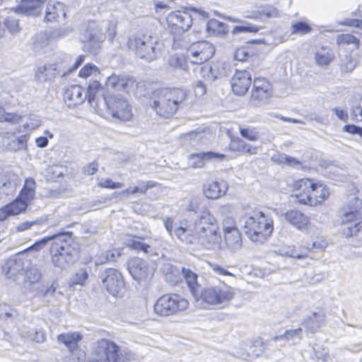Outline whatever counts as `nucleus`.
<instances>
[{"label": "nucleus", "mask_w": 362, "mask_h": 362, "mask_svg": "<svg viewBox=\"0 0 362 362\" xmlns=\"http://www.w3.org/2000/svg\"><path fill=\"white\" fill-rule=\"evenodd\" d=\"M215 53L214 45L207 41H199L194 42L187 49L188 56H192L193 59L191 63L202 64L210 59Z\"/></svg>", "instance_id": "nucleus-13"}, {"label": "nucleus", "mask_w": 362, "mask_h": 362, "mask_svg": "<svg viewBox=\"0 0 362 362\" xmlns=\"http://www.w3.org/2000/svg\"><path fill=\"white\" fill-rule=\"evenodd\" d=\"M23 121V116L16 112H6L3 122H8L11 124H17Z\"/></svg>", "instance_id": "nucleus-63"}, {"label": "nucleus", "mask_w": 362, "mask_h": 362, "mask_svg": "<svg viewBox=\"0 0 362 362\" xmlns=\"http://www.w3.org/2000/svg\"><path fill=\"white\" fill-rule=\"evenodd\" d=\"M302 338L303 330L300 327L295 329H287L283 334L275 336L276 339H284L287 341H292L293 344L300 341Z\"/></svg>", "instance_id": "nucleus-41"}, {"label": "nucleus", "mask_w": 362, "mask_h": 362, "mask_svg": "<svg viewBox=\"0 0 362 362\" xmlns=\"http://www.w3.org/2000/svg\"><path fill=\"white\" fill-rule=\"evenodd\" d=\"M82 335L78 332L61 334L58 336V341L63 343L71 353L72 358L76 356L78 351V342L82 339Z\"/></svg>", "instance_id": "nucleus-26"}, {"label": "nucleus", "mask_w": 362, "mask_h": 362, "mask_svg": "<svg viewBox=\"0 0 362 362\" xmlns=\"http://www.w3.org/2000/svg\"><path fill=\"white\" fill-rule=\"evenodd\" d=\"M127 45L136 56L149 62L157 59L162 47L156 35L144 33L129 36Z\"/></svg>", "instance_id": "nucleus-6"}, {"label": "nucleus", "mask_w": 362, "mask_h": 362, "mask_svg": "<svg viewBox=\"0 0 362 362\" xmlns=\"http://www.w3.org/2000/svg\"><path fill=\"white\" fill-rule=\"evenodd\" d=\"M272 93V88L252 89L249 104L253 107H259L267 104Z\"/></svg>", "instance_id": "nucleus-31"}, {"label": "nucleus", "mask_w": 362, "mask_h": 362, "mask_svg": "<svg viewBox=\"0 0 362 362\" xmlns=\"http://www.w3.org/2000/svg\"><path fill=\"white\" fill-rule=\"evenodd\" d=\"M340 69L345 73L351 72L356 66V60L349 54H344L340 58Z\"/></svg>", "instance_id": "nucleus-46"}, {"label": "nucleus", "mask_w": 362, "mask_h": 362, "mask_svg": "<svg viewBox=\"0 0 362 362\" xmlns=\"http://www.w3.org/2000/svg\"><path fill=\"white\" fill-rule=\"evenodd\" d=\"M258 15L260 17L278 18L281 16L280 11L272 5H266L260 8L258 11Z\"/></svg>", "instance_id": "nucleus-52"}, {"label": "nucleus", "mask_w": 362, "mask_h": 362, "mask_svg": "<svg viewBox=\"0 0 362 362\" xmlns=\"http://www.w3.org/2000/svg\"><path fill=\"white\" fill-rule=\"evenodd\" d=\"M6 140L4 141L5 148L10 151H18L25 149L27 146L28 136L25 134L21 135L18 137L14 135H9Z\"/></svg>", "instance_id": "nucleus-34"}, {"label": "nucleus", "mask_w": 362, "mask_h": 362, "mask_svg": "<svg viewBox=\"0 0 362 362\" xmlns=\"http://www.w3.org/2000/svg\"><path fill=\"white\" fill-rule=\"evenodd\" d=\"M175 236L186 244H197V232L194 226H180L175 228Z\"/></svg>", "instance_id": "nucleus-30"}, {"label": "nucleus", "mask_w": 362, "mask_h": 362, "mask_svg": "<svg viewBox=\"0 0 362 362\" xmlns=\"http://www.w3.org/2000/svg\"><path fill=\"white\" fill-rule=\"evenodd\" d=\"M169 64L171 67L184 71L188 69L187 62L184 56L173 55L169 58Z\"/></svg>", "instance_id": "nucleus-50"}, {"label": "nucleus", "mask_w": 362, "mask_h": 362, "mask_svg": "<svg viewBox=\"0 0 362 362\" xmlns=\"http://www.w3.org/2000/svg\"><path fill=\"white\" fill-rule=\"evenodd\" d=\"M88 277V274L86 269H79L71 279V282L74 284L83 285Z\"/></svg>", "instance_id": "nucleus-59"}, {"label": "nucleus", "mask_w": 362, "mask_h": 362, "mask_svg": "<svg viewBox=\"0 0 362 362\" xmlns=\"http://www.w3.org/2000/svg\"><path fill=\"white\" fill-rule=\"evenodd\" d=\"M333 51L327 47H322L318 49L315 54L316 64L319 66H327L334 59Z\"/></svg>", "instance_id": "nucleus-38"}, {"label": "nucleus", "mask_w": 362, "mask_h": 362, "mask_svg": "<svg viewBox=\"0 0 362 362\" xmlns=\"http://www.w3.org/2000/svg\"><path fill=\"white\" fill-rule=\"evenodd\" d=\"M325 322V313L320 310L308 316L302 323L303 326L310 333L316 332Z\"/></svg>", "instance_id": "nucleus-29"}, {"label": "nucleus", "mask_w": 362, "mask_h": 362, "mask_svg": "<svg viewBox=\"0 0 362 362\" xmlns=\"http://www.w3.org/2000/svg\"><path fill=\"white\" fill-rule=\"evenodd\" d=\"M337 44L342 46L352 45L354 49H358L360 40L351 34H341L337 36Z\"/></svg>", "instance_id": "nucleus-44"}, {"label": "nucleus", "mask_w": 362, "mask_h": 362, "mask_svg": "<svg viewBox=\"0 0 362 362\" xmlns=\"http://www.w3.org/2000/svg\"><path fill=\"white\" fill-rule=\"evenodd\" d=\"M160 271L164 275L165 280L172 286H175L182 280V267L175 266L169 262H164Z\"/></svg>", "instance_id": "nucleus-25"}, {"label": "nucleus", "mask_w": 362, "mask_h": 362, "mask_svg": "<svg viewBox=\"0 0 362 362\" xmlns=\"http://www.w3.org/2000/svg\"><path fill=\"white\" fill-rule=\"evenodd\" d=\"M197 244L207 250L220 247L221 235L214 216L208 211L200 212L195 220Z\"/></svg>", "instance_id": "nucleus-3"}, {"label": "nucleus", "mask_w": 362, "mask_h": 362, "mask_svg": "<svg viewBox=\"0 0 362 362\" xmlns=\"http://www.w3.org/2000/svg\"><path fill=\"white\" fill-rule=\"evenodd\" d=\"M204 28L210 36L223 37L228 33V26L214 18L207 21Z\"/></svg>", "instance_id": "nucleus-33"}, {"label": "nucleus", "mask_w": 362, "mask_h": 362, "mask_svg": "<svg viewBox=\"0 0 362 362\" xmlns=\"http://www.w3.org/2000/svg\"><path fill=\"white\" fill-rule=\"evenodd\" d=\"M187 11L192 17V25L193 24L195 25L197 23L199 25L202 23L205 25L207 21L209 20V13L202 8L189 7L187 8Z\"/></svg>", "instance_id": "nucleus-39"}, {"label": "nucleus", "mask_w": 362, "mask_h": 362, "mask_svg": "<svg viewBox=\"0 0 362 362\" xmlns=\"http://www.w3.org/2000/svg\"><path fill=\"white\" fill-rule=\"evenodd\" d=\"M28 264L27 259L20 255H16L6 261L2 269L8 279L16 281L19 276L25 274Z\"/></svg>", "instance_id": "nucleus-15"}, {"label": "nucleus", "mask_w": 362, "mask_h": 362, "mask_svg": "<svg viewBox=\"0 0 362 362\" xmlns=\"http://www.w3.org/2000/svg\"><path fill=\"white\" fill-rule=\"evenodd\" d=\"M240 134L242 137L250 140V141H256L258 139L259 134L255 130V128H246L240 127Z\"/></svg>", "instance_id": "nucleus-58"}, {"label": "nucleus", "mask_w": 362, "mask_h": 362, "mask_svg": "<svg viewBox=\"0 0 362 362\" xmlns=\"http://www.w3.org/2000/svg\"><path fill=\"white\" fill-rule=\"evenodd\" d=\"M310 26L303 21H298L296 23H293L291 26L292 34L304 35L308 33L309 32H310Z\"/></svg>", "instance_id": "nucleus-57"}, {"label": "nucleus", "mask_w": 362, "mask_h": 362, "mask_svg": "<svg viewBox=\"0 0 362 362\" xmlns=\"http://www.w3.org/2000/svg\"><path fill=\"white\" fill-rule=\"evenodd\" d=\"M107 33L112 40L116 35V23L110 21H90L81 30L80 40L83 42L98 44L105 39Z\"/></svg>", "instance_id": "nucleus-7"}, {"label": "nucleus", "mask_w": 362, "mask_h": 362, "mask_svg": "<svg viewBox=\"0 0 362 362\" xmlns=\"http://www.w3.org/2000/svg\"><path fill=\"white\" fill-rule=\"evenodd\" d=\"M276 252L281 256H286L296 259H304L307 257L306 254L299 252L294 246L284 245L276 251Z\"/></svg>", "instance_id": "nucleus-43"}, {"label": "nucleus", "mask_w": 362, "mask_h": 362, "mask_svg": "<svg viewBox=\"0 0 362 362\" xmlns=\"http://www.w3.org/2000/svg\"><path fill=\"white\" fill-rule=\"evenodd\" d=\"M72 59L69 56H66L62 62H57L53 63L59 71L57 72V75H61L62 77L66 76L67 74L74 71L72 69V65H70Z\"/></svg>", "instance_id": "nucleus-45"}, {"label": "nucleus", "mask_w": 362, "mask_h": 362, "mask_svg": "<svg viewBox=\"0 0 362 362\" xmlns=\"http://www.w3.org/2000/svg\"><path fill=\"white\" fill-rule=\"evenodd\" d=\"M182 279L186 284L194 299L199 296L202 286L198 280V275L189 268L182 267Z\"/></svg>", "instance_id": "nucleus-28"}, {"label": "nucleus", "mask_w": 362, "mask_h": 362, "mask_svg": "<svg viewBox=\"0 0 362 362\" xmlns=\"http://www.w3.org/2000/svg\"><path fill=\"white\" fill-rule=\"evenodd\" d=\"M362 207V199L351 196L349 202L341 209V223L349 222L355 219Z\"/></svg>", "instance_id": "nucleus-20"}, {"label": "nucleus", "mask_w": 362, "mask_h": 362, "mask_svg": "<svg viewBox=\"0 0 362 362\" xmlns=\"http://www.w3.org/2000/svg\"><path fill=\"white\" fill-rule=\"evenodd\" d=\"M240 223L245 234L252 242L263 243L274 230L272 218L262 211L243 217Z\"/></svg>", "instance_id": "nucleus-5"}, {"label": "nucleus", "mask_w": 362, "mask_h": 362, "mask_svg": "<svg viewBox=\"0 0 362 362\" xmlns=\"http://www.w3.org/2000/svg\"><path fill=\"white\" fill-rule=\"evenodd\" d=\"M284 219L298 230H302L309 223V218L296 209L288 210L283 214Z\"/></svg>", "instance_id": "nucleus-24"}, {"label": "nucleus", "mask_w": 362, "mask_h": 362, "mask_svg": "<svg viewBox=\"0 0 362 362\" xmlns=\"http://www.w3.org/2000/svg\"><path fill=\"white\" fill-rule=\"evenodd\" d=\"M252 83L250 69L236 70L230 79L231 88L234 94L243 95L248 90Z\"/></svg>", "instance_id": "nucleus-16"}, {"label": "nucleus", "mask_w": 362, "mask_h": 362, "mask_svg": "<svg viewBox=\"0 0 362 362\" xmlns=\"http://www.w3.org/2000/svg\"><path fill=\"white\" fill-rule=\"evenodd\" d=\"M98 186L103 188H108V189H120L124 187V184L122 182H113L111 179H102L99 183Z\"/></svg>", "instance_id": "nucleus-64"}, {"label": "nucleus", "mask_w": 362, "mask_h": 362, "mask_svg": "<svg viewBox=\"0 0 362 362\" xmlns=\"http://www.w3.org/2000/svg\"><path fill=\"white\" fill-rule=\"evenodd\" d=\"M296 189L308 190L315 205L323 202L329 195V189L322 184H315L310 179L300 180L295 184Z\"/></svg>", "instance_id": "nucleus-14"}, {"label": "nucleus", "mask_w": 362, "mask_h": 362, "mask_svg": "<svg viewBox=\"0 0 362 362\" xmlns=\"http://www.w3.org/2000/svg\"><path fill=\"white\" fill-rule=\"evenodd\" d=\"M35 180L32 177L26 178L18 197L29 204L35 198Z\"/></svg>", "instance_id": "nucleus-35"}, {"label": "nucleus", "mask_w": 362, "mask_h": 362, "mask_svg": "<svg viewBox=\"0 0 362 362\" xmlns=\"http://www.w3.org/2000/svg\"><path fill=\"white\" fill-rule=\"evenodd\" d=\"M28 204V203L18 197L14 201L8 205L11 211V214L14 216L24 211L27 209Z\"/></svg>", "instance_id": "nucleus-48"}, {"label": "nucleus", "mask_w": 362, "mask_h": 362, "mask_svg": "<svg viewBox=\"0 0 362 362\" xmlns=\"http://www.w3.org/2000/svg\"><path fill=\"white\" fill-rule=\"evenodd\" d=\"M128 270L136 281H140L147 277L148 267L147 262L141 258H134L128 263Z\"/></svg>", "instance_id": "nucleus-23"}, {"label": "nucleus", "mask_w": 362, "mask_h": 362, "mask_svg": "<svg viewBox=\"0 0 362 362\" xmlns=\"http://www.w3.org/2000/svg\"><path fill=\"white\" fill-rule=\"evenodd\" d=\"M224 237L227 247L232 251L235 252L242 247V238L238 230L226 233Z\"/></svg>", "instance_id": "nucleus-37"}, {"label": "nucleus", "mask_w": 362, "mask_h": 362, "mask_svg": "<svg viewBox=\"0 0 362 362\" xmlns=\"http://www.w3.org/2000/svg\"><path fill=\"white\" fill-rule=\"evenodd\" d=\"M229 148L234 152L236 151L242 153H248L250 155L255 154L257 150V147L251 146L250 144H247L238 137L231 139L229 144Z\"/></svg>", "instance_id": "nucleus-36"}, {"label": "nucleus", "mask_w": 362, "mask_h": 362, "mask_svg": "<svg viewBox=\"0 0 362 362\" xmlns=\"http://www.w3.org/2000/svg\"><path fill=\"white\" fill-rule=\"evenodd\" d=\"M47 0H21L16 6L18 13L26 16H38L42 12V8Z\"/></svg>", "instance_id": "nucleus-21"}, {"label": "nucleus", "mask_w": 362, "mask_h": 362, "mask_svg": "<svg viewBox=\"0 0 362 362\" xmlns=\"http://www.w3.org/2000/svg\"><path fill=\"white\" fill-rule=\"evenodd\" d=\"M195 300H202L211 305H220L229 302L234 296L233 290L225 284L202 287Z\"/></svg>", "instance_id": "nucleus-9"}, {"label": "nucleus", "mask_w": 362, "mask_h": 362, "mask_svg": "<svg viewBox=\"0 0 362 362\" xmlns=\"http://www.w3.org/2000/svg\"><path fill=\"white\" fill-rule=\"evenodd\" d=\"M25 270V276L28 281L30 283L37 282L42 277V272L37 265L31 266L29 269L28 267Z\"/></svg>", "instance_id": "nucleus-53"}, {"label": "nucleus", "mask_w": 362, "mask_h": 362, "mask_svg": "<svg viewBox=\"0 0 362 362\" xmlns=\"http://www.w3.org/2000/svg\"><path fill=\"white\" fill-rule=\"evenodd\" d=\"M59 69L53 64H45L39 66L35 71L34 79L37 82L43 83L54 79Z\"/></svg>", "instance_id": "nucleus-27"}, {"label": "nucleus", "mask_w": 362, "mask_h": 362, "mask_svg": "<svg viewBox=\"0 0 362 362\" xmlns=\"http://www.w3.org/2000/svg\"><path fill=\"white\" fill-rule=\"evenodd\" d=\"M361 221L356 223L354 224L348 223L347 225H345L344 226L342 229V233L346 238H350L355 235L358 238V234L361 230Z\"/></svg>", "instance_id": "nucleus-55"}, {"label": "nucleus", "mask_w": 362, "mask_h": 362, "mask_svg": "<svg viewBox=\"0 0 362 362\" xmlns=\"http://www.w3.org/2000/svg\"><path fill=\"white\" fill-rule=\"evenodd\" d=\"M302 191V192H300L295 195L296 199V202L305 205H315V201H313L312 195L309 193V191H303V189Z\"/></svg>", "instance_id": "nucleus-56"}, {"label": "nucleus", "mask_w": 362, "mask_h": 362, "mask_svg": "<svg viewBox=\"0 0 362 362\" xmlns=\"http://www.w3.org/2000/svg\"><path fill=\"white\" fill-rule=\"evenodd\" d=\"M136 81L127 76L112 74L106 79L107 88L128 93L135 86Z\"/></svg>", "instance_id": "nucleus-17"}, {"label": "nucleus", "mask_w": 362, "mask_h": 362, "mask_svg": "<svg viewBox=\"0 0 362 362\" xmlns=\"http://www.w3.org/2000/svg\"><path fill=\"white\" fill-rule=\"evenodd\" d=\"M119 346L113 341L103 339L98 341L91 354L95 362H117Z\"/></svg>", "instance_id": "nucleus-12"}, {"label": "nucleus", "mask_w": 362, "mask_h": 362, "mask_svg": "<svg viewBox=\"0 0 362 362\" xmlns=\"http://www.w3.org/2000/svg\"><path fill=\"white\" fill-rule=\"evenodd\" d=\"M167 28L173 36L175 42L177 38L188 31L192 27V17L188 11H175L166 17Z\"/></svg>", "instance_id": "nucleus-10"}, {"label": "nucleus", "mask_w": 362, "mask_h": 362, "mask_svg": "<svg viewBox=\"0 0 362 362\" xmlns=\"http://www.w3.org/2000/svg\"><path fill=\"white\" fill-rule=\"evenodd\" d=\"M243 25H236L233 29V34H238L240 33H257L261 26L255 25L247 22L242 21Z\"/></svg>", "instance_id": "nucleus-49"}, {"label": "nucleus", "mask_w": 362, "mask_h": 362, "mask_svg": "<svg viewBox=\"0 0 362 362\" xmlns=\"http://www.w3.org/2000/svg\"><path fill=\"white\" fill-rule=\"evenodd\" d=\"M129 237V238H127L124 241V244L127 247L132 250L148 253V249L150 248L151 246L149 244L141 241V240L144 239L143 237L137 235Z\"/></svg>", "instance_id": "nucleus-40"}, {"label": "nucleus", "mask_w": 362, "mask_h": 362, "mask_svg": "<svg viewBox=\"0 0 362 362\" xmlns=\"http://www.w3.org/2000/svg\"><path fill=\"white\" fill-rule=\"evenodd\" d=\"M23 337L37 343H42L45 341L46 339L44 332L40 329L28 330L23 334Z\"/></svg>", "instance_id": "nucleus-54"}, {"label": "nucleus", "mask_w": 362, "mask_h": 362, "mask_svg": "<svg viewBox=\"0 0 362 362\" xmlns=\"http://www.w3.org/2000/svg\"><path fill=\"white\" fill-rule=\"evenodd\" d=\"M66 13L64 4L59 1L49 3L45 11V19L47 21H54L60 16L64 19L66 18Z\"/></svg>", "instance_id": "nucleus-32"}, {"label": "nucleus", "mask_w": 362, "mask_h": 362, "mask_svg": "<svg viewBox=\"0 0 362 362\" xmlns=\"http://www.w3.org/2000/svg\"><path fill=\"white\" fill-rule=\"evenodd\" d=\"M224 158L225 155L212 151L192 153L188 156V165L192 168H203L207 161Z\"/></svg>", "instance_id": "nucleus-19"}, {"label": "nucleus", "mask_w": 362, "mask_h": 362, "mask_svg": "<svg viewBox=\"0 0 362 362\" xmlns=\"http://www.w3.org/2000/svg\"><path fill=\"white\" fill-rule=\"evenodd\" d=\"M49 253L54 267L64 270L71 266L76 259L77 253L74 233L71 231L56 233Z\"/></svg>", "instance_id": "nucleus-2"}, {"label": "nucleus", "mask_w": 362, "mask_h": 362, "mask_svg": "<svg viewBox=\"0 0 362 362\" xmlns=\"http://www.w3.org/2000/svg\"><path fill=\"white\" fill-rule=\"evenodd\" d=\"M99 71L96 66L88 64L84 66L78 73V76L82 78H87L93 74H98Z\"/></svg>", "instance_id": "nucleus-62"}, {"label": "nucleus", "mask_w": 362, "mask_h": 362, "mask_svg": "<svg viewBox=\"0 0 362 362\" xmlns=\"http://www.w3.org/2000/svg\"><path fill=\"white\" fill-rule=\"evenodd\" d=\"M272 160L277 164H286L290 167L300 165V162L296 158L283 153H277L272 156Z\"/></svg>", "instance_id": "nucleus-42"}, {"label": "nucleus", "mask_w": 362, "mask_h": 362, "mask_svg": "<svg viewBox=\"0 0 362 362\" xmlns=\"http://www.w3.org/2000/svg\"><path fill=\"white\" fill-rule=\"evenodd\" d=\"M4 25L11 33H16L20 30L18 21L12 16L7 17L4 21Z\"/></svg>", "instance_id": "nucleus-60"}, {"label": "nucleus", "mask_w": 362, "mask_h": 362, "mask_svg": "<svg viewBox=\"0 0 362 362\" xmlns=\"http://www.w3.org/2000/svg\"><path fill=\"white\" fill-rule=\"evenodd\" d=\"M83 92V88L80 86L74 85L67 88L64 93V99L67 106L74 107L82 104L86 98L88 99V90L84 96Z\"/></svg>", "instance_id": "nucleus-18"}, {"label": "nucleus", "mask_w": 362, "mask_h": 362, "mask_svg": "<svg viewBox=\"0 0 362 362\" xmlns=\"http://www.w3.org/2000/svg\"><path fill=\"white\" fill-rule=\"evenodd\" d=\"M189 302L177 294H165L157 299L153 305L154 313L160 317H168L186 310Z\"/></svg>", "instance_id": "nucleus-8"}, {"label": "nucleus", "mask_w": 362, "mask_h": 362, "mask_svg": "<svg viewBox=\"0 0 362 362\" xmlns=\"http://www.w3.org/2000/svg\"><path fill=\"white\" fill-rule=\"evenodd\" d=\"M98 278L102 286L112 296L120 297L124 291V281L122 274L114 268L100 272Z\"/></svg>", "instance_id": "nucleus-11"}, {"label": "nucleus", "mask_w": 362, "mask_h": 362, "mask_svg": "<svg viewBox=\"0 0 362 362\" xmlns=\"http://www.w3.org/2000/svg\"><path fill=\"white\" fill-rule=\"evenodd\" d=\"M262 350L261 347H259L255 344H247V350H246L245 353L238 354V358L244 360H249L258 357L262 354Z\"/></svg>", "instance_id": "nucleus-47"}, {"label": "nucleus", "mask_w": 362, "mask_h": 362, "mask_svg": "<svg viewBox=\"0 0 362 362\" xmlns=\"http://www.w3.org/2000/svg\"><path fill=\"white\" fill-rule=\"evenodd\" d=\"M253 56L252 52H249L246 47H241L238 48L234 54V57L238 61H245L248 58Z\"/></svg>", "instance_id": "nucleus-61"}, {"label": "nucleus", "mask_w": 362, "mask_h": 362, "mask_svg": "<svg viewBox=\"0 0 362 362\" xmlns=\"http://www.w3.org/2000/svg\"><path fill=\"white\" fill-rule=\"evenodd\" d=\"M228 187L225 181H211L205 184L203 192L208 199H216L226 194Z\"/></svg>", "instance_id": "nucleus-22"}, {"label": "nucleus", "mask_w": 362, "mask_h": 362, "mask_svg": "<svg viewBox=\"0 0 362 362\" xmlns=\"http://www.w3.org/2000/svg\"><path fill=\"white\" fill-rule=\"evenodd\" d=\"M186 98L187 93L181 88H160L153 92L151 107L158 115L169 118L177 111Z\"/></svg>", "instance_id": "nucleus-4"}, {"label": "nucleus", "mask_w": 362, "mask_h": 362, "mask_svg": "<svg viewBox=\"0 0 362 362\" xmlns=\"http://www.w3.org/2000/svg\"><path fill=\"white\" fill-rule=\"evenodd\" d=\"M56 237V233L52 235L44 237L40 240H37L30 247V250L39 251L43 249L45 246H49L51 248L52 243L54 242V238Z\"/></svg>", "instance_id": "nucleus-51"}, {"label": "nucleus", "mask_w": 362, "mask_h": 362, "mask_svg": "<svg viewBox=\"0 0 362 362\" xmlns=\"http://www.w3.org/2000/svg\"><path fill=\"white\" fill-rule=\"evenodd\" d=\"M88 103L96 107L104 105L108 113L113 117L122 121H129L133 114L127 101L120 95H106L100 83L98 81H90L88 86Z\"/></svg>", "instance_id": "nucleus-1"}]
</instances>
